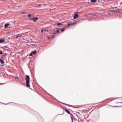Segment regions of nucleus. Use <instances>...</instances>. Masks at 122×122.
Returning a JSON list of instances; mask_svg holds the SVG:
<instances>
[{"label":"nucleus","instance_id":"nucleus-1","mask_svg":"<svg viewBox=\"0 0 122 122\" xmlns=\"http://www.w3.org/2000/svg\"><path fill=\"white\" fill-rule=\"evenodd\" d=\"M25 79L26 81V86L27 87H30V86L29 83L30 82V78L29 76L28 75H26Z\"/></svg>","mask_w":122,"mask_h":122},{"label":"nucleus","instance_id":"nucleus-2","mask_svg":"<svg viewBox=\"0 0 122 122\" xmlns=\"http://www.w3.org/2000/svg\"><path fill=\"white\" fill-rule=\"evenodd\" d=\"M32 20H33L34 22H36L38 19V18L36 17L35 18H33L31 19Z\"/></svg>","mask_w":122,"mask_h":122},{"label":"nucleus","instance_id":"nucleus-3","mask_svg":"<svg viewBox=\"0 0 122 122\" xmlns=\"http://www.w3.org/2000/svg\"><path fill=\"white\" fill-rule=\"evenodd\" d=\"M78 15L77 14H75L74 15L73 18L74 19H76L78 17Z\"/></svg>","mask_w":122,"mask_h":122},{"label":"nucleus","instance_id":"nucleus-4","mask_svg":"<svg viewBox=\"0 0 122 122\" xmlns=\"http://www.w3.org/2000/svg\"><path fill=\"white\" fill-rule=\"evenodd\" d=\"M9 23L5 24V25L4 28H6L9 25Z\"/></svg>","mask_w":122,"mask_h":122},{"label":"nucleus","instance_id":"nucleus-5","mask_svg":"<svg viewBox=\"0 0 122 122\" xmlns=\"http://www.w3.org/2000/svg\"><path fill=\"white\" fill-rule=\"evenodd\" d=\"M65 111L67 113H68V114H70V112L68 110L66 109H65Z\"/></svg>","mask_w":122,"mask_h":122},{"label":"nucleus","instance_id":"nucleus-6","mask_svg":"<svg viewBox=\"0 0 122 122\" xmlns=\"http://www.w3.org/2000/svg\"><path fill=\"white\" fill-rule=\"evenodd\" d=\"M0 62H1L2 64H3L4 62L3 60H1V59H0Z\"/></svg>","mask_w":122,"mask_h":122},{"label":"nucleus","instance_id":"nucleus-7","mask_svg":"<svg viewBox=\"0 0 122 122\" xmlns=\"http://www.w3.org/2000/svg\"><path fill=\"white\" fill-rule=\"evenodd\" d=\"M4 41L5 40L4 39L0 40V42L1 43H2L4 42Z\"/></svg>","mask_w":122,"mask_h":122},{"label":"nucleus","instance_id":"nucleus-8","mask_svg":"<svg viewBox=\"0 0 122 122\" xmlns=\"http://www.w3.org/2000/svg\"><path fill=\"white\" fill-rule=\"evenodd\" d=\"M96 1V0H91V2H95Z\"/></svg>","mask_w":122,"mask_h":122},{"label":"nucleus","instance_id":"nucleus-9","mask_svg":"<svg viewBox=\"0 0 122 122\" xmlns=\"http://www.w3.org/2000/svg\"><path fill=\"white\" fill-rule=\"evenodd\" d=\"M62 24L61 23H59L57 24V26H58L59 25H62Z\"/></svg>","mask_w":122,"mask_h":122},{"label":"nucleus","instance_id":"nucleus-10","mask_svg":"<svg viewBox=\"0 0 122 122\" xmlns=\"http://www.w3.org/2000/svg\"><path fill=\"white\" fill-rule=\"evenodd\" d=\"M36 52V51H34L33 52H32V53L33 54H35Z\"/></svg>","mask_w":122,"mask_h":122},{"label":"nucleus","instance_id":"nucleus-11","mask_svg":"<svg viewBox=\"0 0 122 122\" xmlns=\"http://www.w3.org/2000/svg\"><path fill=\"white\" fill-rule=\"evenodd\" d=\"M65 30V29L64 28L62 29L61 30V31L62 32H63Z\"/></svg>","mask_w":122,"mask_h":122},{"label":"nucleus","instance_id":"nucleus-12","mask_svg":"<svg viewBox=\"0 0 122 122\" xmlns=\"http://www.w3.org/2000/svg\"><path fill=\"white\" fill-rule=\"evenodd\" d=\"M31 14H29L28 15V16L29 17H30L31 16Z\"/></svg>","mask_w":122,"mask_h":122},{"label":"nucleus","instance_id":"nucleus-13","mask_svg":"<svg viewBox=\"0 0 122 122\" xmlns=\"http://www.w3.org/2000/svg\"><path fill=\"white\" fill-rule=\"evenodd\" d=\"M60 30H57V31H56V32L57 33H58L59 32V31Z\"/></svg>","mask_w":122,"mask_h":122},{"label":"nucleus","instance_id":"nucleus-14","mask_svg":"<svg viewBox=\"0 0 122 122\" xmlns=\"http://www.w3.org/2000/svg\"><path fill=\"white\" fill-rule=\"evenodd\" d=\"M71 25H72V24H71L69 23L68 24L67 26H69Z\"/></svg>","mask_w":122,"mask_h":122},{"label":"nucleus","instance_id":"nucleus-15","mask_svg":"<svg viewBox=\"0 0 122 122\" xmlns=\"http://www.w3.org/2000/svg\"><path fill=\"white\" fill-rule=\"evenodd\" d=\"M3 54L2 52V51H0V55L1 54Z\"/></svg>","mask_w":122,"mask_h":122},{"label":"nucleus","instance_id":"nucleus-16","mask_svg":"<svg viewBox=\"0 0 122 122\" xmlns=\"http://www.w3.org/2000/svg\"><path fill=\"white\" fill-rule=\"evenodd\" d=\"M32 53L31 52L30 54V56H32Z\"/></svg>","mask_w":122,"mask_h":122},{"label":"nucleus","instance_id":"nucleus-17","mask_svg":"<svg viewBox=\"0 0 122 122\" xmlns=\"http://www.w3.org/2000/svg\"><path fill=\"white\" fill-rule=\"evenodd\" d=\"M71 119H72V122H73V118L72 117H71Z\"/></svg>","mask_w":122,"mask_h":122},{"label":"nucleus","instance_id":"nucleus-18","mask_svg":"<svg viewBox=\"0 0 122 122\" xmlns=\"http://www.w3.org/2000/svg\"><path fill=\"white\" fill-rule=\"evenodd\" d=\"M56 32H53V34H55L56 33Z\"/></svg>","mask_w":122,"mask_h":122},{"label":"nucleus","instance_id":"nucleus-19","mask_svg":"<svg viewBox=\"0 0 122 122\" xmlns=\"http://www.w3.org/2000/svg\"><path fill=\"white\" fill-rule=\"evenodd\" d=\"M19 37V36H16V38H18Z\"/></svg>","mask_w":122,"mask_h":122},{"label":"nucleus","instance_id":"nucleus-20","mask_svg":"<svg viewBox=\"0 0 122 122\" xmlns=\"http://www.w3.org/2000/svg\"><path fill=\"white\" fill-rule=\"evenodd\" d=\"M16 78H17V79H19V78H18V77H16Z\"/></svg>","mask_w":122,"mask_h":122},{"label":"nucleus","instance_id":"nucleus-21","mask_svg":"<svg viewBox=\"0 0 122 122\" xmlns=\"http://www.w3.org/2000/svg\"><path fill=\"white\" fill-rule=\"evenodd\" d=\"M25 12H23L22 13V14H24V13H25Z\"/></svg>","mask_w":122,"mask_h":122},{"label":"nucleus","instance_id":"nucleus-22","mask_svg":"<svg viewBox=\"0 0 122 122\" xmlns=\"http://www.w3.org/2000/svg\"><path fill=\"white\" fill-rule=\"evenodd\" d=\"M43 30H42L41 31V32H42L43 31Z\"/></svg>","mask_w":122,"mask_h":122},{"label":"nucleus","instance_id":"nucleus-23","mask_svg":"<svg viewBox=\"0 0 122 122\" xmlns=\"http://www.w3.org/2000/svg\"><path fill=\"white\" fill-rule=\"evenodd\" d=\"M116 103H118V102H116Z\"/></svg>","mask_w":122,"mask_h":122},{"label":"nucleus","instance_id":"nucleus-24","mask_svg":"<svg viewBox=\"0 0 122 122\" xmlns=\"http://www.w3.org/2000/svg\"><path fill=\"white\" fill-rule=\"evenodd\" d=\"M71 115H72V116H73L72 114H71Z\"/></svg>","mask_w":122,"mask_h":122}]
</instances>
